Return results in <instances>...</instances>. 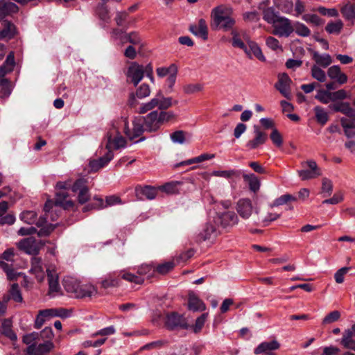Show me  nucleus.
<instances>
[{"instance_id":"1a4fd4ad","label":"nucleus","mask_w":355,"mask_h":355,"mask_svg":"<svg viewBox=\"0 0 355 355\" xmlns=\"http://www.w3.org/2000/svg\"><path fill=\"white\" fill-rule=\"evenodd\" d=\"M236 209L239 215L243 219H248L252 213L259 214V209L252 205L249 198L239 199L236 203Z\"/></svg>"},{"instance_id":"e2e57ef3","label":"nucleus","mask_w":355,"mask_h":355,"mask_svg":"<svg viewBox=\"0 0 355 355\" xmlns=\"http://www.w3.org/2000/svg\"><path fill=\"white\" fill-rule=\"evenodd\" d=\"M340 313L338 311H334L324 318L322 323L324 324H331L337 321L340 318Z\"/></svg>"},{"instance_id":"c756f323","label":"nucleus","mask_w":355,"mask_h":355,"mask_svg":"<svg viewBox=\"0 0 355 355\" xmlns=\"http://www.w3.org/2000/svg\"><path fill=\"white\" fill-rule=\"evenodd\" d=\"M329 108L334 112H342L346 115L345 117L355 115V109L351 107L349 103L339 102L334 103L329 105Z\"/></svg>"},{"instance_id":"680f3d73","label":"nucleus","mask_w":355,"mask_h":355,"mask_svg":"<svg viewBox=\"0 0 355 355\" xmlns=\"http://www.w3.org/2000/svg\"><path fill=\"white\" fill-rule=\"evenodd\" d=\"M150 94V89L148 85L142 84L137 89L136 96L139 98H144L148 97Z\"/></svg>"},{"instance_id":"dca6fc26","label":"nucleus","mask_w":355,"mask_h":355,"mask_svg":"<svg viewBox=\"0 0 355 355\" xmlns=\"http://www.w3.org/2000/svg\"><path fill=\"white\" fill-rule=\"evenodd\" d=\"M291 79L287 73H282L278 75V80L275 85V87L285 97L289 96V88L291 83Z\"/></svg>"},{"instance_id":"20e7f679","label":"nucleus","mask_w":355,"mask_h":355,"mask_svg":"<svg viewBox=\"0 0 355 355\" xmlns=\"http://www.w3.org/2000/svg\"><path fill=\"white\" fill-rule=\"evenodd\" d=\"M211 17L214 23L225 31L231 29L235 24V20L225 15V9L222 6H217L212 10Z\"/></svg>"},{"instance_id":"bb28decb","label":"nucleus","mask_w":355,"mask_h":355,"mask_svg":"<svg viewBox=\"0 0 355 355\" xmlns=\"http://www.w3.org/2000/svg\"><path fill=\"white\" fill-rule=\"evenodd\" d=\"M328 76L338 83L340 85L345 83L347 80V76L343 73L338 65H334L329 68L327 71Z\"/></svg>"},{"instance_id":"0e129e2a","label":"nucleus","mask_w":355,"mask_h":355,"mask_svg":"<svg viewBox=\"0 0 355 355\" xmlns=\"http://www.w3.org/2000/svg\"><path fill=\"white\" fill-rule=\"evenodd\" d=\"M178 67L176 64H171L168 67H158L156 69V72L159 78H163L166 76H168L171 73V70H172V69L175 70Z\"/></svg>"},{"instance_id":"3c124183","label":"nucleus","mask_w":355,"mask_h":355,"mask_svg":"<svg viewBox=\"0 0 355 355\" xmlns=\"http://www.w3.org/2000/svg\"><path fill=\"white\" fill-rule=\"evenodd\" d=\"M344 200V194L342 191L336 192L334 196L322 201V204L337 205Z\"/></svg>"},{"instance_id":"b1692460","label":"nucleus","mask_w":355,"mask_h":355,"mask_svg":"<svg viewBox=\"0 0 355 355\" xmlns=\"http://www.w3.org/2000/svg\"><path fill=\"white\" fill-rule=\"evenodd\" d=\"M153 99L157 101L156 107L162 111L168 109L173 105L178 104V101H173L171 97H165L162 91H159Z\"/></svg>"},{"instance_id":"aec40b11","label":"nucleus","mask_w":355,"mask_h":355,"mask_svg":"<svg viewBox=\"0 0 355 355\" xmlns=\"http://www.w3.org/2000/svg\"><path fill=\"white\" fill-rule=\"evenodd\" d=\"M189 29L194 35L202 38L203 40H207L208 28L205 19H199L198 24L190 25Z\"/></svg>"},{"instance_id":"a18cd8bd","label":"nucleus","mask_w":355,"mask_h":355,"mask_svg":"<svg viewBox=\"0 0 355 355\" xmlns=\"http://www.w3.org/2000/svg\"><path fill=\"white\" fill-rule=\"evenodd\" d=\"M343 21L340 19H338L335 21L329 22L325 27V30L330 34H339L343 29Z\"/></svg>"},{"instance_id":"052dcab7","label":"nucleus","mask_w":355,"mask_h":355,"mask_svg":"<svg viewBox=\"0 0 355 355\" xmlns=\"http://www.w3.org/2000/svg\"><path fill=\"white\" fill-rule=\"evenodd\" d=\"M159 119L161 125L163 123L168 122L169 121L175 119V114L173 111H160L158 112Z\"/></svg>"},{"instance_id":"5701e85b","label":"nucleus","mask_w":355,"mask_h":355,"mask_svg":"<svg viewBox=\"0 0 355 355\" xmlns=\"http://www.w3.org/2000/svg\"><path fill=\"white\" fill-rule=\"evenodd\" d=\"M243 38L248 44V51L250 53V57L248 58H252V55H254L260 61H266V57L263 54L262 51L258 44L254 41L250 40L247 36H243Z\"/></svg>"},{"instance_id":"09e8293b","label":"nucleus","mask_w":355,"mask_h":355,"mask_svg":"<svg viewBox=\"0 0 355 355\" xmlns=\"http://www.w3.org/2000/svg\"><path fill=\"white\" fill-rule=\"evenodd\" d=\"M185 135L182 130H176L170 135V138L174 144H184L187 142Z\"/></svg>"},{"instance_id":"f257e3e1","label":"nucleus","mask_w":355,"mask_h":355,"mask_svg":"<svg viewBox=\"0 0 355 355\" xmlns=\"http://www.w3.org/2000/svg\"><path fill=\"white\" fill-rule=\"evenodd\" d=\"M31 266L29 272L34 275L37 280L42 282L47 276L49 294L54 297L60 290L58 273L54 265L44 264L40 257H33L31 258Z\"/></svg>"},{"instance_id":"e433bc0d","label":"nucleus","mask_w":355,"mask_h":355,"mask_svg":"<svg viewBox=\"0 0 355 355\" xmlns=\"http://www.w3.org/2000/svg\"><path fill=\"white\" fill-rule=\"evenodd\" d=\"M15 57L13 52H10L3 64L0 67V78L3 77L7 73L12 71L15 66Z\"/></svg>"},{"instance_id":"cd10ccee","label":"nucleus","mask_w":355,"mask_h":355,"mask_svg":"<svg viewBox=\"0 0 355 355\" xmlns=\"http://www.w3.org/2000/svg\"><path fill=\"white\" fill-rule=\"evenodd\" d=\"M18 11V6L10 1H0V21L8 15Z\"/></svg>"},{"instance_id":"7ed1b4c3","label":"nucleus","mask_w":355,"mask_h":355,"mask_svg":"<svg viewBox=\"0 0 355 355\" xmlns=\"http://www.w3.org/2000/svg\"><path fill=\"white\" fill-rule=\"evenodd\" d=\"M20 218L24 223L28 224H35L38 227H41L37 232L38 236H48L55 228V225L53 224H47L46 218L40 217L37 219V214L33 211H26L21 214Z\"/></svg>"},{"instance_id":"de8ad7c7","label":"nucleus","mask_w":355,"mask_h":355,"mask_svg":"<svg viewBox=\"0 0 355 355\" xmlns=\"http://www.w3.org/2000/svg\"><path fill=\"white\" fill-rule=\"evenodd\" d=\"M311 72L312 77L318 81L323 83L326 80L325 72L318 65H313Z\"/></svg>"},{"instance_id":"0eeeda50","label":"nucleus","mask_w":355,"mask_h":355,"mask_svg":"<svg viewBox=\"0 0 355 355\" xmlns=\"http://www.w3.org/2000/svg\"><path fill=\"white\" fill-rule=\"evenodd\" d=\"M44 245V243L42 240H37L33 237L21 239L17 243V246L19 250L28 254L32 255L37 254Z\"/></svg>"},{"instance_id":"5fc2aeb1","label":"nucleus","mask_w":355,"mask_h":355,"mask_svg":"<svg viewBox=\"0 0 355 355\" xmlns=\"http://www.w3.org/2000/svg\"><path fill=\"white\" fill-rule=\"evenodd\" d=\"M315 98L324 104H327L331 101V92L323 89L318 90Z\"/></svg>"},{"instance_id":"79ce46f5","label":"nucleus","mask_w":355,"mask_h":355,"mask_svg":"<svg viewBox=\"0 0 355 355\" xmlns=\"http://www.w3.org/2000/svg\"><path fill=\"white\" fill-rule=\"evenodd\" d=\"M178 69L171 70V73L166 79V93L170 94L173 91V87L175 84Z\"/></svg>"},{"instance_id":"a878e982","label":"nucleus","mask_w":355,"mask_h":355,"mask_svg":"<svg viewBox=\"0 0 355 355\" xmlns=\"http://www.w3.org/2000/svg\"><path fill=\"white\" fill-rule=\"evenodd\" d=\"M188 308L194 312L202 311L205 310L206 306L194 292L191 291L189 293Z\"/></svg>"},{"instance_id":"ea45409f","label":"nucleus","mask_w":355,"mask_h":355,"mask_svg":"<svg viewBox=\"0 0 355 355\" xmlns=\"http://www.w3.org/2000/svg\"><path fill=\"white\" fill-rule=\"evenodd\" d=\"M12 85L11 83L6 78L0 80V98H6L11 94Z\"/></svg>"},{"instance_id":"39448f33","label":"nucleus","mask_w":355,"mask_h":355,"mask_svg":"<svg viewBox=\"0 0 355 355\" xmlns=\"http://www.w3.org/2000/svg\"><path fill=\"white\" fill-rule=\"evenodd\" d=\"M303 169L298 170L297 174L302 180H308L322 175L320 168L313 159L301 162Z\"/></svg>"},{"instance_id":"f8f14e48","label":"nucleus","mask_w":355,"mask_h":355,"mask_svg":"<svg viewBox=\"0 0 355 355\" xmlns=\"http://www.w3.org/2000/svg\"><path fill=\"white\" fill-rule=\"evenodd\" d=\"M127 142L125 138L118 132L108 133L105 148L107 150H119L126 147Z\"/></svg>"},{"instance_id":"49530a36","label":"nucleus","mask_w":355,"mask_h":355,"mask_svg":"<svg viewBox=\"0 0 355 355\" xmlns=\"http://www.w3.org/2000/svg\"><path fill=\"white\" fill-rule=\"evenodd\" d=\"M341 12L347 19L355 21V5L347 3L341 8Z\"/></svg>"},{"instance_id":"393cba45","label":"nucleus","mask_w":355,"mask_h":355,"mask_svg":"<svg viewBox=\"0 0 355 355\" xmlns=\"http://www.w3.org/2000/svg\"><path fill=\"white\" fill-rule=\"evenodd\" d=\"M341 343L345 348L355 351V324L345 331Z\"/></svg>"},{"instance_id":"6e6552de","label":"nucleus","mask_w":355,"mask_h":355,"mask_svg":"<svg viewBox=\"0 0 355 355\" xmlns=\"http://www.w3.org/2000/svg\"><path fill=\"white\" fill-rule=\"evenodd\" d=\"M272 33L279 37H288L294 31L291 20L282 16L272 24Z\"/></svg>"},{"instance_id":"4c0bfd02","label":"nucleus","mask_w":355,"mask_h":355,"mask_svg":"<svg viewBox=\"0 0 355 355\" xmlns=\"http://www.w3.org/2000/svg\"><path fill=\"white\" fill-rule=\"evenodd\" d=\"M243 178L245 181L248 182L250 191L256 193L259 190L260 181L254 174H243Z\"/></svg>"},{"instance_id":"8fccbe9b","label":"nucleus","mask_w":355,"mask_h":355,"mask_svg":"<svg viewBox=\"0 0 355 355\" xmlns=\"http://www.w3.org/2000/svg\"><path fill=\"white\" fill-rule=\"evenodd\" d=\"M297 198L293 195L286 193L276 198L273 202V206L283 205L290 201H296Z\"/></svg>"},{"instance_id":"c85d7f7f","label":"nucleus","mask_w":355,"mask_h":355,"mask_svg":"<svg viewBox=\"0 0 355 355\" xmlns=\"http://www.w3.org/2000/svg\"><path fill=\"white\" fill-rule=\"evenodd\" d=\"M341 125L343 128L345 135L347 137H350L352 134L355 133V114L351 116L342 117L340 119Z\"/></svg>"},{"instance_id":"c03bdc74","label":"nucleus","mask_w":355,"mask_h":355,"mask_svg":"<svg viewBox=\"0 0 355 355\" xmlns=\"http://www.w3.org/2000/svg\"><path fill=\"white\" fill-rule=\"evenodd\" d=\"M333 191V182L331 180L324 178L322 180L321 195L324 198L329 197Z\"/></svg>"},{"instance_id":"f704fd0d","label":"nucleus","mask_w":355,"mask_h":355,"mask_svg":"<svg viewBox=\"0 0 355 355\" xmlns=\"http://www.w3.org/2000/svg\"><path fill=\"white\" fill-rule=\"evenodd\" d=\"M2 24L3 28L0 31V40L12 38L16 33L14 24L7 20L3 21Z\"/></svg>"},{"instance_id":"c9c22d12","label":"nucleus","mask_w":355,"mask_h":355,"mask_svg":"<svg viewBox=\"0 0 355 355\" xmlns=\"http://www.w3.org/2000/svg\"><path fill=\"white\" fill-rule=\"evenodd\" d=\"M313 58L316 62V65L326 68L329 66L332 62L331 57L328 53L320 54L318 52H314Z\"/></svg>"},{"instance_id":"9d476101","label":"nucleus","mask_w":355,"mask_h":355,"mask_svg":"<svg viewBox=\"0 0 355 355\" xmlns=\"http://www.w3.org/2000/svg\"><path fill=\"white\" fill-rule=\"evenodd\" d=\"M71 191L78 194V202L84 204L90 198V193L87 187V180L85 178L78 179L72 185Z\"/></svg>"},{"instance_id":"6e6d98bb","label":"nucleus","mask_w":355,"mask_h":355,"mask_svg":"<svg viewBox=\"0 0 355 355\" xmlns=\"http://www.w3.org/2000/svg\"><path fill=\"white\" fill-rule=\"evenodd\" d=\"M293 29L297 35L302 37H307L311 33V31L309 29V28L304 24L300 22L295 24V26L293 27Z\"/></svg>"},{"instance_id":"ddd939ff","label":"nucleus","mask_w":355,"mask_h":355,"mask_svg":"<svg viewBox=\"0 0 355 355\" xmlns=\"http://www.w3.org/2000/svg\"><path fill=\"white\" fill-rule=\"evenodd\" d=\"M217 226L218 223L215 217L209 218L207 222L199 234L200 239L206 241L216 237L218 234Z\"/></svg>"},{"instance_id":"f03ea898","label":"nucleus","mask_w":355,"mask_h":355,"mask_svg":"<svg viewBox=\"0 0 355 355\" xmlns=\"http://www.w3.org/2000/svg\"><path fill=\"white\" fill-rule=\"evenodd\" d=\"M63 286L71 297L76 298L92 297L97 293V289L94 285L90 283H82L72 277L64 279Z\"/></svg>"},{"instance_id":"603ef678","label":"nucleus","mask_w":355,"mask_h":355,"mask_svg":"<svg viewBox=\"0 0 355 355\" xmlns=\"http://www.w3.org/2000/svg\"><path fill=\"white\" fill-rule=\"evenodd\" d=\"M155 272V268L150 264H142L139 270V276L146 275L148 277H151Z\"/></svg>"},{"instance_id":"72a5a7b5","label":"nucleus","mask_w":355,"mask_h":355,"mask_svg":"<svg viewBox=\"0 0 355 355\" xmlns=\"http://www.w3.org/2000/svg\"><path fill=\"white\" fill-rule=\"evenodd\" d=\"M53 313L54 309L40 311L35 320V327L36 329L41 328L46 319L53 317Z\"/></svg>"},{"instance_id":"4d7b16f0","label":"nucleus","mask_w":355,"mask_h":355,"mask_svg":"<svg viewBox=\"0 0 355 355\" xmlns=\"http://www.w3.org/2000/svg\"><path fill=\"white\" fill-rule=\"evenodd\" d=\"M121 278L136 284H141L144 282V278L142 277L135 275L126 271L122 272Z\"/></svg>"},{"instance_id":"9b49d317","label":"nucleus","mask_w":355,"mask_h":355,"mask_svg":"<svg viewBox=\"0 0 355 355\" xmlns=\"http://www.w3.org/2000/svg\"><path fill=\"white\" fill-rule=\"evenodd\" d=\"M125 75L128 80L133 83L135 86H137L144 78V67L134 62L128 67Z\"/></svg>"},{"instance_id":"412c9836","label":"nucleus","mask_w":355,"mask_h":355,"mask_svg":"<svg viewBox=\"0 0 355 355\" xmlns=\"http://www.w3.org/2000/svg\"><path fill=\"white\" fill-rule=\"evenodd\" d=\"M166 325L170 329H174L178 327L187 329V325L184 321L182 316L178 315L175 313L169 314L166 317Z\"/></svg>"},{"instance_id":"f3484780","label":"nucleus","mask_w":355,"mask_h":355,"mask_svg":"<svg viewBox=\"0 0 355 355\" xmlns=\"http://www.w3.org/2000/svg\"><path fill=\"white\" fill-rule=\"evenodd\" d=\"M144 119V125L146 127V131L153 132L158 130L161 125L159 119L158 111H152L148 114L146 116H143Z\"/></svg>"},{"instance_id":"7c9ffc66","label":"nucleus","mask_w":355,"mask_h":355,"mask_svg":"<svg viewBox=\"0 0 355 355\" xmlns=\"http://www.w3.org/2000/svg\"><path fill=\"white\" fill-rule=\"evenodd\" d=\"M60 207H55L52 200L46 201L44 207L45 211V216L44 217L46 219L50 218L52 221H55L58 216V213L60 211ZM46 223L49 224L47 221Z\"/></svg>"},{"instance_id":"a211bd4d","label":"nucleus","mask_w":355,"mask_h":355,"mask_svg":"<svg viewBox=\"0 0 355 355\" xmlns=\"http://www.w3.org/2000/svg\"><path fill=\"white\" fill-rule=\"evenodd\" d=\"M114 153L112 150H107V153L96 159H92L89 162V166L92 171H97L101 168L105 166L113 159Z\"/></svg>"},{"instance_id":"4be33fe9","label":"nucleus","mask_w":355,"mask_h":355,"mask_svg":"<svg viewBox=\"0 0 355 355\" xmlns=\"http://www.w3.org/2000/svg\"><path fill=\"white\" fill-rule=\"evenodd\" d=\"M53 204L55 205V207H60L64 209L72 208L73 206V201L68 199L67 191H58Z\"/></svg>"},{"instance_id":"37998d69","label":"nucleus","mask_w":355,"mask_h":355,"mask_svg":"<svg viewBox=\"0 0 355 355\" xmlns=\"http://www.w3.org/2000/svg\"><path fill=\"white\" fill-rule=\"evenodd\" d=\"M1 334L10 338L11 340H17L16 334L11 329V322L9 320H4L1 325Z\"/></svg>"},{"instance_id":"bf43d9fd","label":"nucleus","mask_w":355,"mask_h":355,"mask_svg":"<svg viewBox=\"0 0 355 355\" xmlns=\"http://www.w3.org/2000/svg\"><path fill=\"white\" fill-rule=\"evenodd\" d=\"M203 86L201 84H187L183 87V91L187 94H192L202 91Z\"/></svg>"},{"instance_id":"774afa93","label":"nucleus","mask_w":355,"mask_h":355,"mask_svg":"<svg viewBox=\"0 0 355 355\" xmlns=\"http://www.w3.org/2000/svg\"><path fill=\"white\" fill-rule=\"evenodd\" d=\"M174 267L173 261H167L157 266L155 271L160 274H165Z\"/></svg>"},{"instance_id":"a19ab883","label":"nucleus","mask_w":355,"mask_h":355,"mask_svg":"<svg viewBox=\"0 0 355 355\" xmlns=\"http://www.w3.org/2000/svg\"><path fill=\"white\" fill-rule=\"evenodd\" d=\"M315 119L320 125H324L329 120V115L327 111L320 106H315L313 108Z\"/></svg>"},{"instance_id":"864d4df0","label":"nucleus","mask_w":355,"mask_h":355,"mask_svg":"<svg viewBox=\"0 0 355 355\" xmlns=\"http://www.w3.org/2000/svg\"><path fill=\"white\" fill-rule=\"evenodd\" d=\"M116 333V329L114 326H109L107 327H105L103 329H101L92 334V337H96L98 336H104L105 338H107L109 336L113 335Z\"/></svg>"},{"instance_id":"473e14b6","label":"nucleus","mask_w":355,"mask_h":355,"mask_svg":"<svg viewBox=\"0 0 355 355\" xmlns=\"http://www.w3.org/2000/svg\"><path fill=\"white\" fill-rule=\"evenodd\" d=\"M137 196L142 199L143 197L148 200H153L157 196V190L152 187H137L135 189Z\"/></svg>"},{"instance_id":"338daca9","label":"nucleus","mask_w":355,"mask_h":355,"mask_svg":"<svg viewBox=\"0 0 355 355\" xmlns=\"http://www.w3.org/2000/svg\"><path fill=\"white\" fill-rule=\"evenodd\" d=\"M157 101L153 98L148 103H143L139 110V112L144 114L156 107Z\"/></svg>"},{"instance_id":"6ab92c4d","label":"nucleus","mask_w":355,"mask_h":355,"mask_svg":"<svg viewBox=\"0 0 355 355\" xmlns=\"http://www.w3.org/2000/svg\"><path fill=\"white\" fill-rule=\"evenodd\" d=\"M215 218L218 224L220 223L223 227L232 226L237 224L239 222L237 215L234 211H230L217 214Z\"/></svg>"},{"instance_id":"2eb2a0df","label":"nucleus","mask_w":355,"mask_h":355,"mask_svg":"<svg viewBox=\"0 0 355 355\" xmlns=\"http://www.w3.org/2000/svg\"><path fill=\"white\" fill-rule=\"evenodd\" d=\"M253 129L254 138L248 141L246 144V146L249 149L257 148L259 146L263 144L268 139L267 134L262 132L258 125H254Z\"/></svg>"},{"instance_id":"69168bd1","label":"nucleus","mask_w":355,"mask_h":355,"mask_svg":"<svg viewBox=\"0 0 355 355\" xmlns=\"http://www.w3.org/2000/svg\"><path fill=\"white\" fill-rule=\"evenodd\" d=\"M266 46L273 51L282 49V45L277 39L273 37H268L266 40Z\"/></svg>"},{"instance_id":"58836bf2","label":"nucleus","mask_w":355,"mask_h":355,"mask_svg":"<svg viewBox=\"0 0 355 355\" xmlns=\"http://www.w3.org/2000/svg\"><path fill=\"white\" fill-rule=\"evenodd\" d=\"M279 12L272 7L266 8L263 12V19L268 24H273L280 17Z\"/></svg>"},{"instance_id":"13d9d810","label":"nucleus","mask_w":355,"mask_h":355,"mask_svg":"<svg viewBox=\"0 0 355 355\" xmlns=\"http://www.w3.org/2000/svg\"><path fill=\"white\" fill-rule=\"evenodd\" d=\"M10 293L11 298L14 301L17 302H21L23 301V297L17 284H13L12 285Z\"/></svg>"},{"instance_id":"2f4dec72","label":"nucleus","mask_w":355,"mask_h":355,"mask_svg":"<svg viewBox=\"0 0 355 355\" xmlns=\"http://www.w3.org/2000/svg\"><path fill=\"white\" fill-rule=\"evenodd\" d=\"M279 343L276 340L263 342L255 348L254 354H259L262 352H272L279 349Z\"/></svg>"},{"instance_id":"4468645a","label":"nucleus","mask_w":355,"mask_h":355,"mask_svg":"<svg viewBox=\"0 0 355 355\" xmlns=\"http://www.w3.org/2000/svg\"><path fill=\"white\" fill-rule=\"evenodd\" d=\"M54 345L51 341H45L43 343L36 345L33 343L28 346L26 354L28 355H46L53 348Z\"/></svg>"},{"instance_id":"423d86ee","label":"nucleus","mask_w":355,"mask_h":355,"mask_svg":"<svg viewBox=\"0 0 355 355\" xmlns=\"http://www.w3.org/2000/svg\"><path fill=\"white\" fill-rule=\"evenodd\" d=\"M124 123V133L127 137L132 141L135 138L139 137L142 133L146 131V127L144 125V119L143 116H139L135 118L132 121V128H130L126 118L123 119Z\"/></svg>"}]
</instances>
